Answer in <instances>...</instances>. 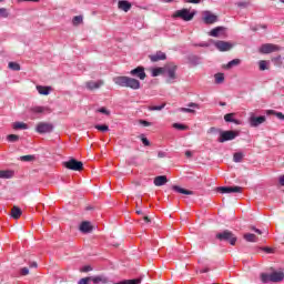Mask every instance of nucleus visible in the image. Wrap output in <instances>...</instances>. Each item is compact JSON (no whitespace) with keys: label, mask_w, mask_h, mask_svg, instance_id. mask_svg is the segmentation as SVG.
<instances>
[{"label":"nucleus","mask_w":284,"mask_h":284,"mask_svg":"<svg viewBox=\"0 0 284 284\" xmlns=\"http://www.w3.org/2000/svg\"><path fill=\"white\" fill-rule=\"evenodd\" d=\"M113 83H115V85H119V88H130V90H141V81L126 75L114 77Z\"/></svg>","instance_id":"1"},{"label":"nucleus","mask_w":284,"mask_h":284,"mask_svg":"<svg viewBox=\"0 0 284 284\" xmlns=\"http://www.w3.org/2000/svg\"><path fill=\"white\" fill-rule=\"evenodd\" d=\"M260 278L262 283H281L284 281L283 271H273L270 273H261Z\"/></svg>","instance_id":"2"},{"label":"nucleus","mask_w":284,"mask_h":284,"mask_svg":"<svg viewBox=\"0 0 284 284\" xmlns=\"http://www.w3.org/2000/svg\"><path fill=\"white\" fill-rule=\"evenodd\" d=\"M215 239H217V241H226L227 243H230V245H236L237 241L236 235H234V233L230 230L217 233L215 235Z\"/></svg>","instance_id":"3"},{"label":"nucleus","mask_w":284,"mask_h":284,"mask_svg":"<svg viewBox=\"0 0 284 284\" xmlns=\"http://www.w3.org/2000/svg\"><path fill=\"white\" fill-rule=\"evenodd\" d=\"M196 11L190 12V9H181L173 13L174 19H182V21H192Z\"/></svg>","instance_id":"4"},{"label":"nucleus","mask_w":284,"mask_h":284,"mask_svg":"<svg viewBox=\"0 0 284 284\" xmlns=\"http://www.w3.org/2000/svg\"><path fill=\"white\" fill-rule=\"evenodd\" d=\"M63 166L67 168V170H72L73 172H81L83 170V162L71 158L69 161L63 162Z\"/></svg>","instance_id":"5"},{"label":"nucleus","mask_w":284,"mask_h":284,"mask_svg":"<svg viewBox=\"0 0 284 284\" xmlns=\"http://www.w3.org/2000/svg\"><path fill=\"white\" fill-rule=\"evenodd\" d=\"M239 136V131H220L219 143H225L226 141H234Z\"/></svg>","instance_id":"6"},{"label":"nucleus","mask_w":284,"mask_h":284,"mask_svg":"<svg viewBox=\"0 0 284 284\" xmlns=\"http://www.w3.org/2000/svg\"><path fill=\"white\" fill-rule=\"evenodd\" d=\"M216 192H220V194H241L243 192V187L241 186H219L216 189Z\"/></svg>","instance_id":"7"},{"label":"nucleus","mask_w":284,"mask_h":284,"mask_svg":"<svg viewBox=\"0 0 284 284\" xmlns=\"http://www.w3.org/2000/svg\"><path fill=\"white\" fill-rule=\"evenodd\" d=\"M214 47L220 52H230V50H232V48H234V43L223 41V40H217V41L214 42Z\"/></svg>","instance_id":"8"},{"label":"nucleus","mask_w":284,"mask_h":284,"mask_svg":"<svg viewBox=\"0 0 284 284\" xmlns=\"http://www.w3.org/2000/svg\"><path fill=\"white\" fill-rule=\"evenodd\" d=\"M265 121H267V118H265V115L256 116L254 114H251L248 119L251 128H258V125H263Z\"/></svg>","instance_id":"9"},{"label":"nucleus","mask_w":284,"mask_h":284,"mask_svg":"<svg viewBox=\"0 0 284 284\" xmlns=\"http://www.w3.org/2000/svg\"><path fill=\"white\" fill-rule=\"evenodd\" d=\"M278 50H281V47L272 43L262 44L260 48L262 54H272V52H278Z\"/></svg>","instance_id":"10"},{"label":"nucleus","mask_w":284,"mask_h":284,"mask_svg":"<svg viewBox=\"0 0 284 284\" xmlns=\"http://www.w3.org/2000/svg\"><path fill=\"white\" fill-rule=\"evenodd\" d=\"M103 85H105V81L103 80H98V81L90 80L85 82L87 90H90L91 92L103 88Z\"/></svg>","instance_id":"11"},{"label":"nucleus","mask_w":284,"mask_h":284,"mask_svg":"<svg viewBox=\"0 0 284 284\" xmlns=\"http://www.w3.org/2000/svg\"><path fill=\"white\" fill-rule=\"evenodd\" d=\"M52 130H54V126L48 122H40L37 125V132L39 134H48V132H52Z\"/></svg>","instance_id":"12"},{"label":"nucleus","mask_w":284,"mask_h":284,"mask_svg":"<svg viewBox=\"0 0 284 284\" xmlns=\"http://www.w3.org/2000/svg\"><path fill=\"white\" fill-rule=\"evenodd\" d=\"M131 77H136L140 81H145L148 74L145 73V68L136 67L135 69L130 71Z\"/></svg>","instance_id":"13"},{"label":"nucleus","mask_w":284,"mask_h":284,"mask_svg":"<svg viewBox=\"0 0 284 284\" xmlns=\"http://www.w3.org/2000/svg\"><path fill=\"white\" fill-rule=\"evenodd\" d=\"M203 21L204 23H206L207 26H211L212 23H216V21H219V17L213 14L210 11H205L204 12V17H203Z\"/></svg>","instance_id":"14"},{"label":"nucleus","mask_w":284,"mask_h":284,"mask_svg":"<svg viewBox=\"0 0 284 284\" xmlns=\"http://www.w3.org/2000/svg\"><path fill=\"white\" fill-rule=\"evenodd\" d=\"M152 63H156L159 61H165L168 59V55L163 51H158L154 54L149 55Z\"/></svg>","instance_id":"15"},{"label":"nucleus","mask_w":284,"mask_h":284,"mask_svg":"<svg viewBox=\"0 0 284 284\" xmlns=\"http://www.w3.org/2000/svg\"><path fill=\"white\" fill-rule=\"evenodd\" d=\"M118 8L122 10V12H130V10H132V3L128 0H119Z\"/></svg>","instance_id":"16"},{"label":"nucleus","mask_w":284,"mask_h":284,"mask_svg":"<svg viewBox=\"0 0 284 284\" xmlns=\"http://www.w3.org/2000/svg\"><path fill=\"white\" fill-rule=\"evenodd\" d=\"M30 112H33V114H43V112H48L50 114L52 111L48 106H32Z\"/></svg>","instance_id":"17"},{"label":"nucleus","mask_w":284,"mask_h":284,"mask_svg":"<svg viewBox=\"0 0 284 284\" xmlns=\"http://www.w3.org/2000/svg\"><path fill=\"white\" fill-rule=\"evenodd\" d=\"M176 69L178 67L175 64H169L168 67V77L171 81H174V79H176Z\"/></svg>","instance_id":"18"},{"label":"nucleus","mask_w":284,"mask_h":284,"mask_svg":"<svg viewBox=\"0 0 284 284\" xmlns=\"http://www.w3.org/2000/svg\"><path fill=\"white\" fill-rule=\"evenodd\" d=\"M153 183L156 187H161V185H165V183H168V176L159 175V176L154 178Z\"/></svg>","instance_id":"19"},{"label":"nucleus","mask_w":284,"mask_h":284,"mask_svg":"<svg viewBox=\"0 0 284 284\" xmlns=\"http://www.w3.org/2000/svg\"><path fill=\"white\" fill-rule=\"evenodd\" d=\"M80 232L89 234V232H92V224L88 221L82 222L80 225Z\"/></svg>","instance_id":"20"},{"label":"nucleus","mask_w":284,"mask_h":284,"mask_svg":"<svg viewBox=\"0 0 284 284\" xmlns=\"http://www.w3.org/2000/svg\"><path fill=\"white\" fill-rule=\"evenodd\" d=\"M172 190H174V192H179V194H186V195L194 194V191L185 190L179 185H173Z\"/></svg>","instance_id":"21"},{"label":"nucleus","mask_w":284,"mask_h":284,"mask_svg":"<svg viewBox=\"0 0 284 284\" xmlns=\"http://www.w3.org/2000/svg\"><path fill=\"white\" fill-rule=\"evenodd\" d=\"M243 239L246 240L247 243H257L258 236L253 233H246L243 235Z\"/></svg>","instance_id":"22"},{"label":"nucleus","mask_w":284,"mask_h":284,"mask_svg":"<svg viewBox=\"0 0 284 284\" xmlns=\"http://www.w3.org/2000/svg\"><path fill=\"white\" fill-rule=\"evenodd\" d=\"M21 214H23V212L21 211V209L19 206H13L11 209V216L12 219H21Z\"/></svg>","instance_id":"23"},{"label":"nucleus","mask_w":284,"mask_h":284,"mask_svg":"<svg viewBox=\"0 0 284 284\" xmlns=\"http://www.w3.org/2000/svg\"><path fill=\"white\" fill-rule=\"evenodd\" d=\"M37 90L39 94H42L43 97H48L50 94V90H52L51 87H43V85H38Z\"/></svg>","instance_id":"24"},{"label":"nucleus","mask_w":284,"mask_h":284,"mask_svg":"<svg viewBox=\"0 0 284 284\" xmlns=\"http://www.w3.org/2000/svg\"><path fill=\"white\" fill-rule=\"evenodd\" d=\"M91 281L94 284H99V283L105 284V283H108V277H105L103 275H98V276L91 277Z\"/></svg>","instance_id":"25"},{"label":"nucleus","mask_w":284,"mask_h":284,"mask_svg":"<svg viewBox=\"0 0 284 284\" xmlns=\"http://www.w3.org/2000/svg\"><path fill=\"white\" fill-rule=\"evenodd\" d=\"M14 176V171L2 170L0 171V179H12Z\"/></svg>","instance_id":"26"},{"label":"nucleus","mask_w":284,"mask_h":284,"mask_svg":"<svg viewBox=\"0 0 284 284\" xmlns=\"http://www.w3.org/2000/svg\"><path fill=\"white\" fill-rule=\"evenodd\" d=\"M266 114H273L274 116H276L277 119H280V121H284V114L283 112H278V111H274V110H267Z\"/></svg>","instance_id":"27"},{"label":"nucleus","mask_w":284,"mask_h":284,"mask_svg":"<svg viewBox=\"0 0 284 284\" xmlns=\"http://www.w3.org/2000/svg\"><path fill=\"white\" fill-rule=\"evenodd\" d=\"M223 30V27H216L210 31V37H219Z\"/></svg>","instance_id":"28"},{"label":"nucleus","mask_w":284,"mask_h":284,"mask_svg":"<svg viewBox=\"0 0 284 284\" xmlns=\"http://www.w3.org/2000/svg\"><path fill=\"white\" fill-rule=\"evenodd\" d=\"M244 156H245V154H243V152L234 153V155H233L234 163H241V161H243Z\"/></svg>","instance_id":"29"},{"label":"nucleus","mask_w":284,"mask_h":284,"mask_svg":"<svg viewBox=\"0 0 284 284\" xmlns=\"http://www.w3.org/2000/svg\"><path fill=\"white\" fill-rule=\"evenodd\" d=\"M13 130H28V124L23 122H14Z\"/></svg>","instance_id":"30"},{"label":"nucleus","mask_w":284,"mask_h":284,"mask_svg":"<svg viewBox=\"0 0 284 284\" xmlns=\"http://www.w3.org/2000/svg\"><path fill=\"white\" fill-rule=\"evenodd\" d=\"M115 284H141V278L135 280H123L121 282H118Z\"/></svg>","instance_id":"31"},{"label":"nucleus","mask_w":284,"mask_h":284,"mask_svg":"<svg viewBox=\"0 0 284 284\" xmlns=\"http://www.w3.org/2000/svg\"><path fill=\"white\" fill-rule=\"evenodd\" d=\"M8 68L14 72H19V70H21V64L17 62H9Z\"/></svg>","instance_id":"32"},{"label":"nucleus","mask_w":284,"mask_h":284,"mask_svg":"<svg viewBox=\"0 0 284 284\" xmlns=\"http://www.w3.org/2000/svg\"><path fill=\"white\" fill-rule=\"evenodd\" d=\"M165 72L163 68H154L152 69V77H161Z\"/></svg>","instance_id":"33"},{"label":"nucleus","mask_w":284,"mask_h":284,"mask_svg":"<svg viewBox=\"0 0 284 284\" xmlns=\"http://www.w3.org/2000/svg\"><path fill=\"white\" fill-rule=\"evenodd\" d=\"M83 23V16H75L73 17L72 24L73 26H81Z\"/></svg>","instance_id":"34"},{"label":"nucleus","mask_w":284,"mask_h":284,"mask_svg":"<svg viewBox=\"0 0 284 284\" xmlns=\"http://www.w3.org/2000/svg\"><path fill=\"white\" fill-rule=\"evenodd\" d=\"M214 79H215V83L221 84V83H223V81H225V74L216 73L214 75Z\"/></svg>","instance_id":"35"},{"label":"nucleus","mask_w":284,"mask_h":284,"mask_svg":"<svg viewBox=\"0 0 284 284\" xmlns=\"http://www.w3.org/2000/svg\"><path fill=\"white\" fill-rule=\"evenodd\" d=\"M241 63V60L240 59H234L232 61H230L225 68L226 70H230V68H234V65H239Z\"/></svg>","instance_id":"36"},{"label":"nucleus","mask_w":284,"mask_h":284,"mask_svg":"<svg viewBox=\"0 0 284 284\" xmlns=\"http://www.w3.org/2000/svg\"><path fill=\"white\" fill-rule=\"evenodd\" d=\"M163 108H165V103H162L161 105H150L148 106V110H150L151 112H154V111H161L163 110Z\"/></svg>","instance_id":"37"},{"label":"nucleus","mask_w":284,"mask_h":284,"mask_svg":"<svg viewBox=\"0 0 284 284\" xmlns=\"http://www.w3.org/2000/svg\"><path fill=\"white\" fill-rule=\"evenodd\" d=\"M173 128L181 131L190 130V126L181 123H173Z\"/></svg>","instance_id":"38"},{"label":"nucleus","mask_w":284,"mask_h":284,"mask_svg":"<svg viewBox=\"0 0 284 284\" xmlns=\"http://www.w3.org/2000/svg\"><path fill=\"white\" fill-rule=\"evenodd\" d=\"M95 130H99L100 132H108L110 126H108V124H98L95 125Z\"/></svg>","instance_id":"39"},{"label":"nucleus","mask_w":284,"mask_h":284,"mask_svg":"<svg viewBox=\"0 0 284 284\" xmlns=\"http://www.w3.org/2000/svg\"><path fill=\"white\" fill-rule=\"evenodd\" d=\"M20 161L30 163V161H34V155H22V156H20Z\"/></svg>","instance_id":"40"},{"label":"nucleus","mask_w":284,"mask_h":284,"mask_svg":"<svg viewBox=\"0 0 284 284\" xmlns=\"http://www.w3.org/2000/svg\"><path fill=\"white\" fill-rule=\"evenodd\" d=\"M7 139H8V141H9L10 143H17V141H19V135H17V134H9V135L7 136Z\"/></svg>","instance_id":"41"},{"label":"nucleus","mask_w":284,"mask_h":284,"mask_svg":"<svg viewBox=\"0 0 284 284\" xmlns=\"http://www.w3.org/2000/svg\"><path fill=\"white\" fill-rule=\"evenodd\" d=\"M224 121H226V123H233L234 121V113H227L224 115Z\"/></svg>","instance_id":"42"},{"label":"nucleus","mask_w":284,"mask_h":284,"mask_svg":"<svg viewBox=\"0 0 284 284\" xmlns=\"http://www.w3.org/2000/svg\"><path fill=\"white\" fill-rule=\"evenodd\" d=\"M258 67H260V70H262V71L267 70V61L261 60V61L258 62Z\"/></svg>","instance_id":"43"},{"label":"nucleus","mask_w":284,"mask_h":284,"mask_svg":"<svg viewBox=\"0 0 284 284\" xmlns=\"http://www.w3.org/2000/svg\"><path fill=\"white\" fill-rule=\"evenodd\" d=\"M180 112H186L190 114H196V111L194 109H190V108H181Z\"/></svg>","instance_id":"44"},{"label":"nucleus","mask_w":284,"mask_h":284,"mask_svg":"<svg viewBox=\"0 0 284 284\" xmlns=\"http://www.w3.org/2000/svg\"><path fill=\"white\" fill-rule=\"evenodd\" d=\"M0 17H2L3 19H8V9L1 8L0 9Z\"/></svg>","instance_id":"45"},{"label":"nucleus","mask_w":284,"mask_h":284,"mask_svg":"<svg viewBox=\"0 0 284 284\" xmlns=\"http://www.w3.org/2000/svg\"><path fill=\"white\" fill-rule=\"evenodd\" d=\"M20 274H21V276H28V274H30V268H28V267H22V268L20 270Z\"/></svg>","instance_id":"46"},{"label":"nucleus","mask_w":284,"mask_h":284,"mask_svg":"<svg viewBox=\"0 0 284 284\" xmlns=\"http://www.w3.org/2000/svg\"><path fill=\"white\" fill-rule=\"evenodd\" d=\"M91 277H83L81 278L78 284H90Z\"/></svg>","instance_id":"47"},{"label":"nucleus","mask_w":284,"mask_h":284,"mask_svg":"<svg viewBox=\"0 0 284 284\" xmlns=\"http://www.w3.org/2000/svg\"><path fill=\"white\" fill-rule=\"evenodd\" d=\"M214 132H219L221 134L222 130L221 129H216L214 126L209 129V134H213Z\"/></svg>","instance_id":"48"},{"label":"nucleus","mask_w":284,"mask_h":284,"mask_svg":"<svg viewBox=\"0 0 284 284\" xmlns=\"http://www.w3.org/2000/svg\"><path fill=\"white\" fill-rule=\"evenodd\" d=\"M98 112H100L101 114H106V116L110 115V111H108V109L105 108L99 109Z\"/></svg>","instance_id":"49"},{"label":"nucleus","mask_w":284,"mask_h":284,"mask_svg":"<svg viewBox=\"0 0 284 284\" xmlns=\"http://www.w3.org/2000/svg\"><path fill=\"white\" fill-rule=\"evenodd\" d=\"M251 230H253V232H255V234H257L258 236H261V234H263L262 230H258V229H256L254 226H252Z\"/></svg>","instance_id":"50"},{"label":"nucleus","mask_w":284,"mask_h":284,"mask_svg":"<svg viewBox=\"0 0 284 284\" xmlns=\"http://www.w3.org/2000/svg\"><path fill=\"white\" fill-rule=\"evenodd\" d=\"M81 272H92V266L87 265V266L81 268Z\"/></svg>","instance_id":"51"},{"label":"nucleus","mask_w":284,"mask_h":284,"mask_svg":"<svg viewBox=\"0 0 284 284\" xmlns=\"http://www.w3.org/2000/svg\"><path fill=\"white\" fill-rule=\"evenodd\" d=\"M141 125H144V128H150V122L145 121V120H141L140 121Z\"/></svg>","instance_id":"52"},{"label":"nucleus","mask_w":284,"mask_h":284,"mask_svg":"<svg viewBox=\"0 0 284 284\" xmlns=\"http://www.w3.org/2000/svg\"><path fill=\"white\" fill-rule=\"evenodd\" d=\"M141 141L143 145H146V146L150 145V140H148V138H142Z\"/></svg>","instance_id":"53"},{"label":"nucleus","mask_w":284,"mask_h":284,"mask_svg":"<svg viewBox=\"0 0 284 284\" xmlns=\"http://www.w3.org/2000/svg\"><path fill=\"white\" fill-rule=\"evenodd\" d=\"M187 108H196V110H199V104L191 102L187 104Z\"/></svg>","instance_id":"54"},{"label":"nucleus","mask_w":284,"mask_h":284,"mask_svg":"<svg viewBox=\"0 0 284 284\" xmlns=\"http://www.w3.org/2000/svg\"><path fill=\"white\" fill-rule=\"evenodd\" d=\"M263 250L266 252V254H272V252H274V248L272 247H264Z\"/></svg>","instance_id":"55"},{"label":"nucleus","mask_w":284,"mask_h":284,"mask_svg":"<svg viewBox=\"0 0 284 284\" xmlns=\"http://www.w3.org/2000/svg\"><path fill=\"white\" fill-rule=\"evenodd\" d=\"M278 183H280V185L284 186V175H281L278 178Z\"/></svg>","instance_id":"56"},{"label":"nucleus","mask_w":284,"mask_h":284,"mask_svg":"<svg viewBox=\"0 0 284 284\" xmlns=\"http://www.w3.org/2000/svg\"><path fill=\"white\" fill-rule=\"evenodd\" d=\"M239 8H247V2H239Z\"/></svg>","instance_id":"57"},{"label":"nucleus","mask_w":284,"mask_h":284,"mask_svg":"<svg viewBox=\"0 0 284 284\" xmlns=\"http://www.w3.org/2000/svg\"><path fill=\"white\" fill-rule=\"evenodd\" d=\"M185 156L187 159H192V151H185Z\"/></svg>","instance_id":"58"},{"label":"nucleus","mask_w":284,"mask_h":284,"mask_svg":"<svg viewBox=\"0 0 284 284\" xmlns=\"http://www.w3.org/2000/svg\"><path fill=\"white\" fill-rule=\"evenodd\" d=\"M158 156H159V159H164L165 153H164V152H159V153H158Z\"/></svg>","instance_id":"59"},{"label":"nucleus","mask_w":284,"mask_h":284,"mask_svg":"<svg viewBox=\"0 0 284 284\" xmlns=\"http://www.w3.org/2000/svg\"><path fill=\"white\" fill-rule=\"evenodd\" d=\"M143 221H145V223H151L152 220H150L149 216H144V217H143Z\"/></svg>","instance_id":"60"},{"label":"nucleus","mask_w":284,"mask_h":284,"mask_svg":"<svg viewBox=\"0 0 284 284\" xmlns=\"http://www.w3.org/2000/svg\"><path fill=\"white\" fill-rule=\"evenodd\" d=\"M233 123H235V125H241V121L236 119H233Z\"/></svg>","instance_id":"61"},{"label":"nucleus","mask_w":284,"mask_h":284,"mask_svg":"<svg viewBox=\"0 0 284 284\" xmlns=\"http://www.w3.org/2000/svg\"><path fill=\"white\" fill-rule=\"evenodd\" d=\"M30 267H38L37 262H33V263L30 265Z\"/></svg>","instance_id":"62"},{"label":"nucleus","mask_w":284,"mask_h":284,"mask_svg":"<svg viewBox=\"0 0 284 284\" xmlns=\"http://www.w3.org/2000/svg\"><path fill=\"white\" fill-rule=\"evenodd\" d=\"M135 212H136V214H143V211H141V210H138Z\"/></svg>","instance_id":"63"},{"label":"nucleus","mask_w":284,"mask_h":284,"mask_svg":"<svg viewBox=\"0 0 284 284\" xmlns=\"http://www.w3.org/2000/svg\"><path fill=\"white\" fill-rule=\"evenodd\" d=\"M281 1V3H284V0H280Z\"/></svg>","instance_id":"64"}]
</instances>
